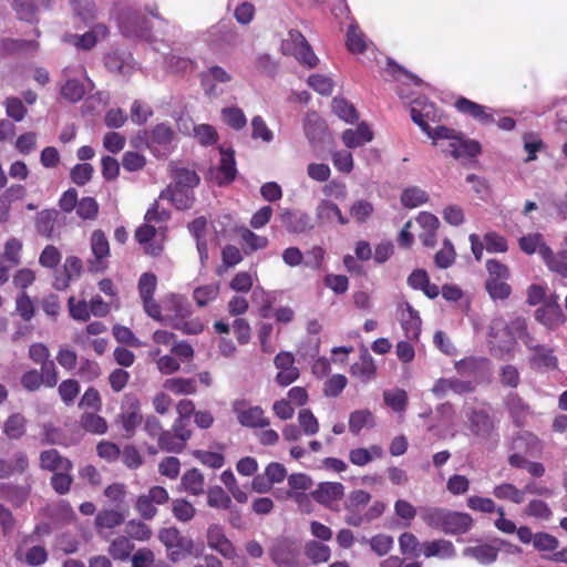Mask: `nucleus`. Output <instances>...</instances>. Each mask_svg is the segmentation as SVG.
<instances>
[{"label":"nucleus","mask_w":567,"mask_h":567,"mask_svg":"<svg viewBox=\"0 0 567 567\" xmlns=\"http://www.w3.org/2000/svg\"><path fill=\"white\" fill-rule=\"evenodd\" d=\"M466 425L480 442H496L498 440L497 421L488 404L482 406H465Z\"/></svg>","instance_id":"f257e3e1"},{"label":"nucleus","mask_w":567,"mask_h":567,"mask_svg":"<svg viewBox=\"0 0 567 567\" xmlns=\"http://www.w3.org/2000/svg\"><path fill=\"white\" fill-rule=\"evenodd\" d=\"M488 344L493 355L498 359L513 358L516 341L508 336L507 322L503 317H495L488 326Z\"/></svg>","instance_id":"f03ea898"},{"label":"nucleus","mask_w":567,"mask_h":567,"mask_svg":"<svg viewBox=\"0 0 567 567\" xmlns=\"http://www.w3.org/2000/svg\"><path fill=\"white\" fill-rule=\"evenodd\" d=\"M118 27L126 38H146L151 32L148 19L140 11L127 8L118 17Z\"/></svg>","instance_id":"7ed1b4c3"},{"label":"nucleus","mask_w":567,"mask_h":567,"mask_svg":"<svg viewBox=\"0 0 567 567\" xmlns=\"http://www.w3.org/2000/svg\"><path fill=\"white\" fill-rule=\"evenodd\" d=\"M158 538L167 548L168 556L173 561H177L192 554L193 540L183 536L176 527L163 528L158 534Z\"/></svg>","instance_id":"20e7f679"},{"label":"nucleus","mask_w":567,"mask_h":567,"mask_svg":"<svg viewBox=\"0 0 567 567\" xmlns=\"http://www.w3.org/2000/svg\"><path fill=\"white\" fill-rule=\"evenodd\" d=\"M141 404L136 395L127 393L124 395L121 412L116 417V422L122 425L126 437L135 434L137 426L142 423Z\"/></svg>","instance_id":"39448f33"},{"label":"nucleus","mask_w":567,"mask_h":567,"mask_svg":"<svg viewBox=\"0 0 567 567\" xmlns=\"http://www.w3.org/2000/svg\"><path fill=\"white\" fill-rule=\"evenodd\" d=\"M269 556L278 567H297L300 547L290 538H277L269 548Z\"/></svg>","instance_id":"423d86ee"},{"label":"nucleus","mask_w":567,"mask_h":567,"mask_svg":"<svg viewBox=\"0 0 567 567\" xmlns=\"http://www.w3.org/2000/svg\"><path fill=\"white\" fill-rule=\"evenodd\" d=\"M174 138L175 133L172 127L161 123L147 133L146 144L154 156L164 158L172 153Z\"/></svg>","instance_id":"0eeeda50"},{"label":"nucleus","mask_w":567,"mask_h":567,"mask_svg":"<svg viewBox=\"0 0 567 567\" xmlns=\"http://www.w3.org/2000/svg\"><path fill=\"white\" fill-rule=\"evenodd\" d=\"M164 230L165 228L158 226L156 228L152 223H146L140 226L135 231L136 240L144 246V251L151 256H158L162 254L164 246Z\"/></svg>","instance_id":"6e6552de"},{"label":"nucleus","mask_w":567,"mask_h":567,"mask_svg":"<svg viewBox=\"0 0 567 567\" xmlns=\"http://www.w3.org/2000/svg\"><path fill=\"white\" fill-rule=\"evenodd\" d=\"M233 411L243 426L266 427L269 425V420L265 416L264 410L258 405L248 406L245 400H236L233 403Z\"/></svg>","instance_id":"1a4fd4ad"},{"label":"nucleus","mask_w":567,"mask_h":567,"mask_svg":"<svg viewBox=\"0 0 567 567\" xmlns=\"http://www.w3.org/2000/svg\"><path fill=\"white\" fill-rule=\"evenodd\" d=\"M279 219L285 229L291 234H305L315 227L310 215L301 210L285 209Z\"/></svg>","instance_id":"9d476101"},{"label":"nucleus","mask_w":567,"mask_h":567,"mask_svg":"<svg viewBox=\"0 0 567 567\" xmlns=\"http://www.w3.org/2000/svg\"><path fill=\"white\" fill-rule=\"evenodd\" d=\"M475 386L472 381L452 377L437 379L433 384L431 392L437 399H442L446 396L449 392H453L454 394L457 395H463L473 392Z\"/></svg>","instance_id":"9b49d317"},{"label":"nucleus","mask_w":567,"mask_h":567,"mask_svg":"<svg viewBox=\"0 0 567 567\" xmlns=\"http://www.w3.org/2000/svg\"><path fill=\"white\" fill-rule=\"evenodd\" d=\"M109 34V29L104 24H95L90 31L82 35L66 34L64 41L73 44L78 49L91 50L97 41L104 40Z\"/></svg>","instance_id":"f8f14e48"},{"label":"nucleus","mask_w":567,"mask_h":567,"mask_svg":"<svg viewBox=\"0 0 567 567\" xmlns=\"http://www.w3.org/2000/svg\"><path fill=\"white\" fill-rule=\"evenodd\" d=\"M344 495V486L338 482H322L311 492V497L320 505L331 507Z\"/></svg>","instance_id":"ddd939ff"},{"label":"nucleus","mask_w":567,"mask_h":567,"mask_svg":"<svg viewBox=\"0 0 567 567\" xmlns=\"http://www.w3.org/2000/svg\"><path fill=\"white\" fill-rule=\"evenodd\" d=\"M208 546L218 551L225 558L231 559L236 556V549L231 542L225 536L219 525H210L207 530Z\"/></svg>","instance_id":"4468645a"},{"label":"nucleus","mask_w":567,"mask_h":567,"mask_svg":"<svg viewBox=\"0 0 567 567\" xmlns=\"http://www.w3.org/2000/svg\"><path fill=\"white\" fill-rule=\"evenodd\" d=\"M455 107L461 113L467 114L483 125H489L496 122L493 114L488 112V107L475 103L466 97L457 99Z\"/></svg>","instance_id":"2eb2a0df"},{"label":"nucleus","mask_w":567,"mask_h":567,"mask_svg":"<svg viewBox=\"0 0 567 567\" xmlns=\"http://www.w3.org/2000/svg\"><path fill=\"white\" fill-rule=\"evenodd\" d=\"M504 403L515 425L523 426L530 415V406L516 392H509Z\"/></svg>","instance_id":"dca6fc26"},{"label":"nucleus","mask_w":567,"mask_h":567,"mask_svg":"<svg viewBox=\"0 0 567 567\" xmlns=\"http://www.w3.org/2000/svg\"><path fill=\"white\" fill-rule=\"evenodd\" d=\"M106 69L113 73L128 75L134 69V60L131 53L115 50L104 58Z\"/></svg>","instance_id":"f3484780"},{"label":"nucleus","mask_w":567,"mask_h":567,"mask_svg":"<svg viewBox=\"0 0 567 567\" xmlns=\"http://www.w3.org/2000/svg\"><path fill=\"white\" fill-rule=\"evenodd\" d=\"M445 152L450 153L454 158H471L481 153V145L474 140H466L460 133L453 142L449 143Z\"/></svg>","instance_id":"a211bd4d"},{"label":"nucleus","mask_w":567,"mask_h":567,"mask_svg":"<svg viewBox=\"0 0 567 567\" xmlns=\"http://www.w3.org/2000/svg\"><path fill=\"white\" fill-rule=\"evenodd\" d=\"M316 217L320 224H330L337 220L340 225H348L349 218L343 216L337 204L329 199H321L316 207Z\"/></svg>","instance_id":"6ab92c4d"},{"label":"nucleus","mask_w":567,"mask_h":567,"mask_svg":"<svg viewBox=\"0 0 567 567\" xmlns=\"http://www.w3.org/2000/svg\"><path fill=\"white\" fill-rule=\"evenodd\" d=\"M472 525L473 519L468 514L447 511L442 532L450 535L464 534Z\"/></svg>","instance_id":"aec40b11"},{"label":"nucleus","mask_w":567,"mask_h":567,"mask_svg":"<svg viewBox=\"0 0 567 567\" xmlns=\"http://www.w3.org/2000/svg\"><path fill=\"white\" fill-rule=\"evenodd\" d=\"M422 554L425 558L449 559L456 556V550L451 540L435 539L422 543Z\"/></svg>","instance_id":"412c9836"},{"label":"nucleus","mask_w":567,"mask_h":567,"mask_svg":"<svg viewBox=\"0 0 567 567\" xmlns=\"http://www.w3.org/2000/svg\"><path fill=\"white\" fill-rule=\"evenodd\" d=\"M200 79L205 92L209 95H213L216 93L217 83H228L233 80V76L224 68L219 65H213L200 74Z\"/></svg>","instance_id":"4be33fe9"},{"label":"nucleus","mask_w":567,"mask_h":567,"mask_svg":"<svg viewBox=\"0 0 567 567\" xmlns=\"http://www.w3.org/2000/svg\"><path fill=\"white\" fill-rule=\"evenodd\" d=\"M40 467L50 472H71L72 462L63 457L56 450H47L40 453Z\"/></svg>","instance_id":"5701e85b"},{"label":"nucleus","mask_w":567,"mask_h":567,"mask_svg":"<svg viewBox=\"0 0 567 567\" xmlns=\"http://www.w3.org/2000/svg\"><path fill=\"white\" fill-rule=\"evenodd\" d=\"M401 310V324L405 332V336L410 340L419 338L421 332V318L416 310L412 308L409 302H405Z\"/></svg>","instance_id":"b1692460"},{"label":"nucleus","mask_w":567,"mask_h":567,"mask_svg":"<svg viewBox=\"0 0 567 567\" xmlns=\"http://www.w3.org/2000/svg\"><path fill=\"white\" fill-rule=\"evenodd\" d=\"M159 197L171 200L177 209L182 210L190 208L195 200L193 190L172 185L163 190Z\"/></svg>","instance_id":"393cba45"},{"label":"nucleus","mask_w":567,"mask_h":567,"mask_svg":"<svg viewBox=\"0 0 567 567\" xmlns=\"http://www.w3.org/2000/svg\"><path fill=\"white\" fill-rule=\"evenodd\" d=\"M529 364L533 369L549 371L557 369L558 360L554 355V350L543 344L532 353Z\"/></svg>","instance_id":"a878e982"},{"label":"nucleus","mask_w":567,"mask_h":567,"mask_svg":"<svg viewBox=\"0 0 567 567\" xmlns=\"http://www.w3.org/2000/svg\"><path fill=\"white\" fill-rule=\"evenodd\" d=\"M164 307L167 311L173 312V316H166L171 326L179 319H186L190 316V305L186 298L179 295H171L165 301Z\"/></svg>","instance_id":"bb28decb"},{"label":"nucleus","mask_w":567,"mask_h":567,"mask_svg":"<svg viewBox=\"0 0 567 567\" xmlns=\"http://www.w3.org/2000/svg\"><path fill=\"white\" fill-rule=\"evenodd\" d=\"M288 485L290 487L288 496L293 498L299 504H302V502L308 501V496L301 492L310 489L313 485V482L307 474L295 473L289 475Z\"/></svg>","instance_id":"cd10ccee"},{"label":"nucleus","mask_w":567,"mask_h":567,"mask_svg":"<svg viewBox=\"0 0 567 567\" xmlns=\"http://www.w3.org/2000/svg\"><path fill=\"white\" fill-rule=\"evenodd\" d=\"M542 259L549 270L557 272L563 278H567V250L554 254L549 246H543Z\"/></svg>","instance_id":"c85d7f7f"},{"label":"nucleus","mask_w":567,"mask_h":567,"mask_svg":"<svg viewBox=\"0 0 567 567\" xmlns=\"http://www.w3.org/2000/svg\"><path fill=\"white\" fill-rule=\"evenodd\" d=\"M125 520V513L117 508H106L100 511L95 516V528L99 534L103 529H112L122 525Z\"/></svg>","instance_id":"c756f323"},{"label":"nucleus","mask_w":567,"mask_h":567,"mask_svg":"<svg viewBox=\"0 0 567 567\" xmlns=\"http://www.w3.org/2000/svg\"><path fill=\"white\" fill-rule=\"evenodd\" d=\"M373 133L367 123L362 122L357 130L348 128L342 134V141L349 148H355L371 142Z\"/></svg>","instance_id":"7c9ffc66"},{"label":"nucleus","mask_w":567,"mask_h":567,"mask_svg":"<svg viewBox=\"0 0 567 567\" xmlns=\"http://www.w3.org/2000/svg\"><path fill=\"white\" fill-rule=\"evenodd\" d=\"M303 130L311 144L320 142L326 133L324 122L315 113H308L305 117Z\"/></svg>","instance_id":"2f4dec72"},{"label":"nucleus","mask_w":567,"mask_h":567,"mask_svg":"<svg viewBox=\"0 0 567 567\" xmlns=\"http://www.w3.org/2000/svg\"><path fill=\"white\" fill-rule=\"evenodd\" d=\"M220 154L221 158L216 178L219 185H224L235 179L237 169L234 158V152H226L221 148Z\"/></svg>","instance_id":"473e14b6"},{"label":"nucleus","mask_w":567,"mask_h":567,"mask_svg":"<svg viewBox=\"0 0 567 567\" xmlns=\"http://www.w3.org/2000/svg\"><path fill=\"white\" fill-rule=\"evenodd\" d=\"M28 420L21 413H13L3 423V433L9 440H20L27 432Z\"/></svg>","instance_id":"72a5a7b5"},{"label":"nucleus","mask_w":567,"mask_h":567,"mask_svg":"<svg viewBox=\"0 0 567 567\" xmlns=\"http://www.w3.org/2000/svg\"><path fill=\"white\" fill-rule=\"evenodd\" d=\"M58 216L56 209H43L38 213L35 217L37 231L45 238H52Z\"/></svg>","instance_id":"f704fd0d"},{"label":"nucleus","mask_w":567,"mask_h":567,"mask_svg":"<svg viewBox=\"0 0 567 567\" xmlns=\"http://www.w3.org/2000/svg\"><path fill=\"white\" fill-rule=\"evenodd\" d=\"M30 494V487L19 486L10 483L0 484V498L11 502L14 506L25 503Z\"/></svg>","instance_id":"c9c22d12"},{"label":"nucleus","mask_w":567,"mask_h":567,"mask_svg":"<svg viewBox=\"0 0 567 567\" xmlns=\"http://www.w3.org/2000/svg\"><path fill=\"white\" fill-rule=\"evenodd\" d=\"M375 364L372 357L367 350L360 355L359 361L352 364L351 373L367 382L375 375Z\"/></svg>","instance_id":"e433bc0d"},{"label":"nucleus","mask_w":567,"mask_h":567,"mask_svg":"<svg viewBox=\"0 0 567 567\" xmlns=\"http://www.w3.org/2000/svg\"><path fill=\"white\" fill-rule=\"evenodd\" d=\"M535 319L549 329H555L564 322L561 308L540 307L535 311Z\"/></svg>","instance_id":"4c0bfd02"},{"label":"nucleus","mask_w":567,"mask_h":567,"mask_svg":"<svg viewBox=\"0 0 567 567\" xmlns=\"http://www.w3.org/2000/svg\"><path fill=\"white\" fill-rule=\"evenodd\" d=\"M463 555L475 558L480 564L488 565L497 559L498 550L491 545L484 544L465 548Z\"/></svg>","instance_id":"58836bf2"},{"label":"nucleus","mask_w":567,"mask_h":567,"mask_svg":"<svg viewBox=\"0 0 567 567\" xmlns=\"http://www.w3.org/2000/svg\"><path fill=\"white\" fill-rule=\"evenodd\" d=\"M82 269L83 266L80 258L75 256L66 257L64 262V272L66 278L63 280L56 279L54 287L59 290L66 288L70 280L78 279L81 276Z\"/></svg>","instance_id":"ea45409f"},{"label":"nucleus","mask_w":567,"mask_h":567,"mask_svg":"<svg viewBox=\"0 0 567 567\" xmlns=\"http://www.w3.org/2000/svg\"><path fill=\"white\" fill-rule=\"evenodd\" d=\"M204 475L197 468H192L182 476V485L192 495L204 494Z\"/></svg>","instance_id":"a19ab883"},{"label":"nucleus","mask_w":567,"mask_h":567,"mask_svg":"<svg viewBox=\"0 0 567 567\" xmlns=\"http://www.w3.org/2000/svg\"><path fill=\"white\" fill-rule=\"evenodd\" d=\"M164 388L174 394L187 395L197 391V384L194 379L171 378L164 382Z\"/></svg>","instance_id":"79ce46f5"},{"label":"nucleus","mask_w":567,"mask_h":567,"mask_svg":"<svg viewBox=\"0 0 567 567\" xmlns=\"http://www.w3.org/2000/svg\"><path fill=\"white\" fill-rule=\"evenodd\" d=\"M305 554L313 564H320L330 559L331 550L328 545L310 540L305 546Z\"/></svg>","instance_id":"37998d69"},{"label":"nucleus","mask_w":567,"mask_h":567,"mask_svg":"<svg viewBox=\"0 0 567 567\" xmlns=\"http://www.w3.org/2000/svg\"><path fill=\"white\" fill-rule=\"evenodd\" d=\"M427 200V193L417 186L408 187L401 194V203L408 208H415L425 204Z\"/></svg>","instance_id":"c03bdc74"},{"label":"nucleus","mask_w":567,"mask_h":567,"mask_svg":"<svg viewBox=\"0 0 567 567\" xmlns=\"http://www.w3.org/2000/svg\"><path fill=\"white\" fill-rule=\"evenodd\" d=\"M493 495L498 499L511 501L515 504H522L524 502L523 488L519 489L511 483L496 485L493 489Z\"/></svg>","instance_id":"a18cd8bd"},{"label":"nucleus","mask_w":567,"mask_h":567,"mask_svg":"<svg viewBox=\"0 0 567 567\" xmlns=\"http://www.w3.org/2000/svg\"><path fill=\"white\" fill-rule=\"evenodd\" d=\"M373 425L374 417L369 410H357L350 414L349 429L353 434H358L363 427Z\"/></svg>","instance_id":"49530a36"},{"label":"nucleus","mask_w":567,"mask_h":567,"mask_svg":"<svg viewBox=\"0 0 567 567\" xmlns=\"http://www.w3.org/2000/svg\"><path fill=\"white\" fill-rule=\"evenodd\" d=\"M332 110L339 118L347 123H353L358 120L354 106L342 97H334L332 100Z\"/></svg>","instance_id":"de8ad7c7"},{"label":"nucleus","mask_w":567,"mask_h":567,"mask_svg":"<svg viewBox=\"0 0 567 567\" xmlns=\"http://www.w3.org/2000/svg\"><path fill=\"white\" fill-rule=\"evenodd\" d=\"M133 549L134 545L130 539L125 536H121L111 543L109 553L116 560H125L131 556Z\"/></svg>","instance_id":"09e8293b"},{"label":"nucleus","mask_w":567,"mask_h":567,"mask_svg":"<svg viewBox=\"0 0 567 567\" xmlns=\"http://www.w3.org/2000/svg\"><path fill=\"white\" fill-rule=\"evenodd\" d=\"M446 512L447 509L443 508L424 507L421 509V518L427 526L442 530L444 526Z\"/></svg>","instance_id":"8fccbe9b"},{"label":"nucleus","mask_w":567,"mask_h":567,"mask_svg":"<svg viewBox=\"0 0 567 567\" xmlns=\"http://www.w3.org/2000/svg\"><path fill=\"white\" fill-rule=\"evenodd\" d=\"M85 92L86 87L84 84L74 79L68 80L60 90L62 97L72 103L79 102Z\"/></svg>","instance_id":"3c124183"},{"label":"nucleus","mask_w":567,"mask_h":567,"mask_svg":"<svg viewBox=\"0 0 567 567\" xmlns=\"http://www.w3.org/2000/svg\"><path fill=\"white\" fill-rule=\"evenodd\" d=\"M82 427L93 434H104L107 431V423L104 417L95 413H84L81 416Z\"/></svg>","instance_id":"603ef678"},{"label":"nucleus","mask_w":567,"mask_h":567,"mask_svg":"<svg viewBox=\"0 0 567 567\" xmlns=\"http://www.w3.org/2000/svg\"><path fill=\"white\" fill-rule=\"evenodd\" d=\"M207 504L214 508L229 509L231 498L220 486H213L207 492Z\"/></svg>","instance_id":"864d4df0"},{"label":"nucleus","mask_w":567,"mask_h":567,"mask_svg":"<svg viewBox=\"0 0 567 567\" xmlns=\"http://www.w3.org/2000/svg\"><path fill=\"white\" fill-rule=\"evenodd\" d=\"M506 280L507 279H486L485 288L493 300H504L509 297L512 288Z\"/></svg>","instance_id":"5fc2aeb1"},{"label":"nucleus","mask_w":567,"mask_h":567,"mask_svg":"<svg viewBox=\"0 0 567 567\" xmlns=\"http://www.w3.org/2000/svg\"><path fill=\"white\" fill-rule=\"evenodd\" d=\"M519 248L527 255H533L538 252L542 257V248L543 246H547V244L543 239V235L535 233L528 234L519 238Z\"/></svg>","instance_id":"6e6d98bb"},{"label":"nucleus","mask_w":567,"mask_h":567,"mask_svg":"<svg viewBox=\"0 0 567 567\" xmlns=\"http://www.w3.org/2000/svg\"><path fill=\"white\" fill-rule=\"evenodd\" d=\"M172 512L177 520L186 523L194 518L196 508L188 501L176 498L172 502Z\"/></svg>","instance_id":"4d7b16f0"},{"label":"nucleus","mask_w":567,"mask_h":567,"mask_svg":"<svg viewBox=\"0 0 567 567\" xmlns=\"http://www.w3.org/2000/svg\"><path fill=\"white\" fill-rule=\"evenodd\" d=\"M199 183V177L195 171L188 168H177L174 172V184L172 186L187 188L193 190Z\"/></svg>","instance_id":"13d9d810"},{"label":"nucleus","mask_w":567,"mask_h":567,"mask_svg":"<svg viewBox=\"0 0 567 567\" xmlns=\"http://www.w3.org/2000/svg\"><path fill=\"white\" fill-rule=\"evenodd\" d=\"M373 205L364 199L355 200L350 207L349 213L354 221L358 224L365 223L373 214Z\"/></svg>","instance_id":"bf43d9fd"},{"label":"nucleus","mask_w":567,"mask_h":567,"mask_svg":"<svg viewBox=\"0 0 567 567\" xmlns=\"http://www.w3.org/2000/svg\"><path fill=\"white\" fill-rule=\"evenodd\" d=\"M347 47L352 53H362L367 49L364 34L359 30L358 25L350 24L347 32Z\"/></svg>","instance_id":"052dcab7"},{"label":"nucleus","mask_w":567,"mask_h":567,"mask_svg":"<svg viewBox=\"0 0 567 567\" xmlns=\"http://www.w3.org/2000/svg\"><path fill=\"white\" fill-rule=\"evenodd\" d=\"M224 122L231 128L239 131L247 124L246 115L239 107H225L221 110Z\"/></svg>","instance_id":"680f3d73"},{"label":"nucleus","mask_w":567,"mask_h":567,"mask_svg":"<svg viewBox=\"0 0 567 567\" xmlns=\"http://www.w3.org/2000/svg\"><path fill=\"white\" fill-rule=\"evenodd\" d=\"M193 133L198 143L203 146H210L217 143V131L209 124L194 125Z\"/></svg>","instance_id":"e2e57ef3"},{"label":"nucleus","mask_w":567,"mask_h":567,"mask_svg":"<svg viewBox=\"0 0 567 567\" xmlns=\"http://www.w3.org/2000/svg\"><path fill=\"white\" fill-rule=\"evenodd\" d=\"M156 441L158 447L165 452L181 453L185 449L172 430H164Z\"/></svg>","instance_id":"0e129e2a"},{"label":"nucleus","mask_w":567,"mask_h":567,"mask_svg":"<svg viewBox=\"0 0 567 567\" xmlns=\"http://www.w3.org/2000/svg\"><path fill=\"white\" fill-rule=\"evenodd\" d=\"M251 137L254 140H261L267 144L274 141V132L268 127L260 115H256L251 118Z\"/></svg>","instance_id":"69168bd1"},{"label":"nucleus","mask_w":567,"mask_h":567,"mask_svg":"<svg viewBox=\"0 0 567 567\" xmlns=\"http://www.w3.org/2000/svg\"><path fill=\"white\" fill-rule=\"evenodd\" d=\"M399 546L403 555H413L417 557L422 551V543L419 542L414 534L409 532L400 535Z\"/></svg>","instance_id":"338daca9"},{"label":"nucleus","mask_w":567,"mask_h":567,"mask_svg":"<svg viewBox=\"0 0 567 567\" xmlns=\"http://www.w3.org/2000/svg\"><path fill=\"white\" fill-rule=\"evenodd\" d=\"M166 66L175 73H186L193 71L195 63L185 56L169 53L165 56Z\"/></svg>","instance_id":"774afa93"}]
</instances>
